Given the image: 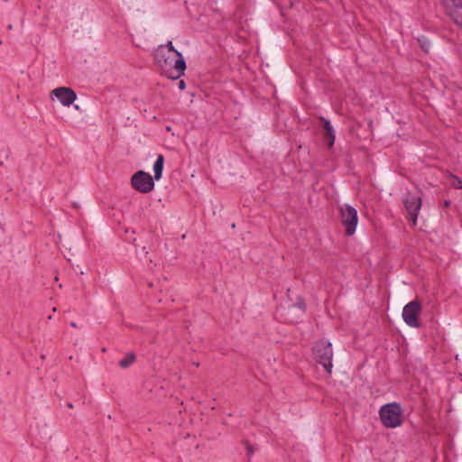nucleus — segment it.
Returning <instances> with one entry per match:
<instances>
[{"label":"nucleus","instance_id":"4","mask_svg":"<svg viewBox=\"0 0 462 462\" xmlns=\"http://www.w3.org/2000/svg\"><path fill=\"white\" fill-rule=\"evenodd\" d=\"M421 304L419 300H414L407 303L402 310V319L404 322L411 328H420L419 316L421 312Z\"/></svg>","mask_w":462,"mask_h":462},{"label":"nucleus","instance_id":"13","mask_svg":"<svg viewBox=\"0 0 462 462\" xmlns=\"http://www.w3.org/2000/svg\"><path fill=\"white\" fill-rule=\"evenodd\" d=\"M135 360V356L134 354H127L120 362L119 365L123 368H126L130 366Z\"/></svg>","mask_w":462,"mask_h":462},{"label":"nucleus","instance_id":"1","mask_svg":"<svg viewBox=\"0 0 462 462\" xmlns=\"http://www.w3.org/2000/svg\"><path fill=\"white\" fill-rule=\"evenodd\" d=\"M155 61L169 78L178 79L184 74L186 62L181 53L174 49L172 42L160 45L155 51Z\"/></svg>","mask_w":462,"mask_h":462},{"label":"nucleus","instance_id":"5","mask_svg":"<svg viewBox=\"0 0 462 462\" xmlns=\"http://www.w3.org/2000/svg\"><path fill=\"white\" fill-rule=\"evenodd\" d=\"M131 184L134 189L142 193H148L154 188L152 176L143 171H139L133 175Z\"/></svg>","mask_w":462,"mask_h":462},{"label":"nucleus","instance_id":"7","mask_svg":"<svg viewBox=\"0 0 462 462\" xmlns=\"http://www.w3.org/2000/svg\"><path fill=\"white\" fill-rule=\"evenodd\" d=\"M403 203L410 216V220L412 222L413 226H416L418 214L421 208V199L420 197L408 194L404 199Z\"/></svg>","mask_w":462,"mask_h":462},{"label":"nucleus","instance_id":"11","mask_svg":"<svg viewBox=\"0 0 462 462\" xmlns=\"http://www.w3.org/2000/svg\"><path fill=\"white\" fill-rule=\"evenodd\" d=\"M305 311V305L301 299H298L296 305H291L288 308L287 316L290 322H295L302 316Z\"/></svg>","mask_w":462,"mask_h":462},{"label":"nucleus","instance_id":"3","mask_svg":"<svg viewBox=\"0 0 462 462\" xmlns=\"http://www.w3.org/2000/svg\"><path fill=\"white\" fill-rule=\"evenodd\" d=\"M340 218L345 227V235L351 236L355 234L358 223V215L355 208L345 204L339 207Z\"/></svg>","mask_w":462,"mask_h":462},{"label":"nucleus","instance_id":"15","mask_svg":"<svg viewBox=\"0 0 462 462\" xmlns=\"http://www.w3.org/2000/svg\"><path fill=\"white\" fill-rule=\"evenodd\" d=\"M420 47L424 50V51H429L430 42H420Z\"/></svg>","mask_w":462,"mask_h":462},{"label":"nucleus","instance_id":"9","mask_svg":"<svg viewBox=\"0 0 462 462\" xmlns=\"http://www.w3.org/2000/svg\"><path fill=\"white\" fill-rule=\"evenodd\" d=\"M319 123L323 124V141L330 149L332 148L336 139L335 130L330 122L322 116H319Z\"/></svg>","mask_w":462,"mask_h":462},{"label":"nucleus","instance_id":"10","mask_svg":"<svg viewBox=\"0 0 462 462\" xmlns=\"http://www.w3.org/2000/svg\"><path fill=\"white\" fill-rule=\"evenodd\" d=\"M332 357H333V350L331 343L328 342L322 350V354L319 355V364H321L326 370V372L330 374L332 371Z\"/></svg>","mask_w":462,"mask_h":462},{"label":"nucleus","instance_id":"14","mask_svg":"<svg viewBox=\"0 0 462 462\" xmlns=\"http://www.w3.org/2000/svg\"><path fill=\"white\" fill-rule=\"evenodd\" d=\"M449 179L451 180V185L454 188H456V189H462V180L459 177L451 174L449 176Z\"/></svg>","mask_w":462,"mask_h":462},{"label":"nucleus","instance_id":"18","mask_svg":"<svg viewBox=\"0 0 462 462\" xmlns=\"http://www.w3.org/2000/svg\"><path fill=\"white\" fill-rule=\"evenodd\" d=\"M247 448H248V452H249V453H252V452H253V450H252L251 447H248Z\"/></svg>","mask_w":462,"mask_h":462},{"label":"nucleus","instance_id":"6","mask_svg":"<svg viewBox=\"0 0 462 462\" xmlns=\"http://www.w3.org/2000/svg\"><path fill=\"white\" fill-rule=\"evenodd\" d=\"M442 5L454 23L462 28V1L442 0Z\"/></svg>","mask_w":462,"mask_h":462},{"label":"nucleus","instance_id":"8","mask_svg":"<svg viewBox=\"0 0 462 462\" xmlns=\"http://www.w3.org/2000/svg\"><path fill=\"white\" fill-rule=\"evenodd\" d=\"M56 97L63 106H70L77 98L75 91L67 87H60L51 92V98Z\"/></svg>","mask_w":462,"mask_h":462},{"label":"nucleus","instance_id":"19","mask_svg":"<svg viewBox=\"0 0 462 462\" xmlns=\"http://www.w3.org/2000/svg\"><path fill=\"white\" fill-rule=\"evenodd\" d=\"M72 327H76V324L74 322H71Z\"/></svg>","mask_w":462,"mask_h":462},{"label":"nucleus","instance_id":"2","mask_svg":"<svg viewBox=\"0 0 462 462\" xmlns=\"http://www.w3.org/2000/svg\"><path fill=\"white\" fill-rule=\"evenodd\" d=\"M379 417L382 424L387 429L400 427L403 422L402 408L395 402L386 403L380 408Z\"/></svg>","mask_w":462,"mask_h":462},{"label":"nucleus","instance_id":"17","mask_svg":"<svg viewBox=\"0 0 462 462\" xmlns=\"http://www.w3.org/2000/svg\"><path fill=\"white\" fill-rule=\"evenodd\" d=\"M444 205H445V207H446V208H448V207H449L450 203H449V201H447V200H446V201H445V203H444Z\"/></svg>","mask_w":462,"mask_h":462},{"label":"nucleus","instance_id":"12","mask_svg":"<svg viewBox=\"0 0 462 462\" xmlns=\"http://www.w3.org/2000/svg\"><path fill=\"white\" fill-rule=\"evenodd\" d=\"M163 166H164V157L162 154H159L157 156L156 161L154 162V164H153L154 179L156 180H161L162 175Z\"/></svg>","mask_w":462,"mask_h":462},{"label":"nucleus","instance_id":"16","mask_svg":"<svg viewBox=\"0 0 462 462\" xmlns=\"http://www.w3.org/2000/svg\"><path fill=\"white\" fill-rule=\"evenodd\" d=\"M184 87H185L184 82H183V81H180V89H183V88H184Z\"/></svg>","mask_w":462,"mask_h":462}]
</instances>
